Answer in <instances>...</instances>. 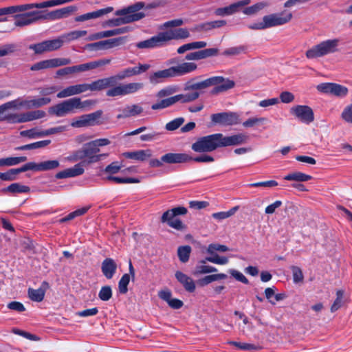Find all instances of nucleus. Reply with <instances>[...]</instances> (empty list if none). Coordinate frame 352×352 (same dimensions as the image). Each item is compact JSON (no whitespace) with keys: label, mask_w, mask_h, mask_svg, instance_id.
Returning a JSON list of instances; mask_svg holds the SVG:
<instances>
[{"label":"nucleus","mask_w":352,"mask_h":352,"mask_svg":"<svg viewBox=\"0 0 352 352\" xmlns=\"http://www.w3.org/2000/svg\"><path fill=\"white\" fill-rule=\"evenodd\" d=\"M248 136L238 133L225 136L222 133H214L199 138L192 144V149L197 153L212 152L219 148L240 145L246 142Z\"/></svg>","instance_id":"f257e3e1"},{"label":"nucleus","mask_w":352,"mask_h":352,"mask_svg":"<svg viewBox=\"0 0 352 352\" xmlns=\"http://www.w3.org/2000/svg\"><path fill=\"white\" fill-rule=\"evenodd\" d=\"M144 7L143 2H138L127 8L118 10L115 12V15L120 17L106 21L103 24V27H118L121 25L130 23L132 22L140 21L143 19L146 14L142 12H138Z\"/></svg>","instance_id":"f03ea898"},{"label":"nucleus","mask_w":352,"mask_h":352,"mask_svg":"<svg viewBox=\"0 0 352 352\" xmlns=\"http://www.w3.org/2000/svg\"><path fill=\"white\" fill-rule=\"evenodd\" d=\"M197 69V65L194 62H184L177 66H173L168 69L157 71L149 78L151 82L157 83L160 78H173L182 76L191 73Z\"/></svg>","instance_id":"7ed1b4c3"},{"label":"nucleus","mask_w":352,"mask_h":352,"mask_svg":"<svg viewBox=\"0 0 352 352\" xmlns=\"http://www.w3.org/2000/svg\"><path fill=\"white\" fill-rule=\"evenodd\" d=\"M292 18V14L289 12H282L265 15L263 17V21L248 25V28L253 30H260L272 27L284 25Z\"/></svg>","instance_id":"20e7f679"},{"label":"nucleus","mask_w":352,"mask_h":352,"mask_svg":"<svg viewBox=\"0 0 352 352\" xmlns=\"http://www.w3.org/2000/svg\"><path fill=\"white\" fill-rule=\"evenodd\" d=\"M339 43L338 38L323 41L308 50L305 53L306 57L309 59H314L333 54L338 51Z\"/></svg>","instance_id":"39448f33"},{"label":"nucleus","mask_w":352,"mask_h":352,"mask_svg":"<svg viewBox=\"0 0 352 352\" xmlns=\"http://www.w3.org/2000/svg\"><path fill=\"white\" fill-rule=\"evenodd\" d=\"M188 210L184 206H178L164 212L161 217L162 223H166L170 227L177 230H182L185 226L182 221L176 218L178 215H184L187 213Z\"/></svg>","instance_id":"423d86ee"},{"label":"nucleus","mask_w":352,"mask_h":352,"mask_svg":"<svg viewBox=\"0 0 352 352\" xmlns=\"http://www.w3.org/2000/svg\"><path fill=\"white\" fill-rule=\"evenodd\" d=\"M192 157L186 153H168L161 157L160 160L152 159L149 161L151 167H161L164 164H182L189 162Z\"/></svg>","instance_id":"0eeeda50"},{"label":"nucleus","mask_w":352,"mask_h":352,"mask_svg":"<svg viewBox=\"0 0 352 352\" xmlns=\"http://www.w3.org/2000/svg\"><path fill=\"white\" fill-rule=\"evenodd\" d=\"M126 41V36H120L118 38L100 41L96 43H88L85 45L84 48L85 50L91 52L105 50L123 45L124 43H125Z\"/></svg>","instance_id":"6e6552de"},{"label":"nucleus","mask_w":352,"mask_h":352,"mask_svg":"<svg viewBox=\"0 0 352 352\" xmlns=\"http://www.w3.org/2000/svg\"><path fill=\"white\" fill-rule=\"evenodd\" d=\"M75 110L74 102L72 98H71L50 107L48 112L50 114L54 115L56 117H64L68 114L75 113Z\"/></svg>","instance_id":"1a4fd4ad"},{"label":"nucleus","mask_w":352,"mask_h":352,"mask_svg":"<svg viewBox=\"0 0 352 352\" xmlns=\"http://www.w3.org/2000/svg\"><path fill=\"white\" fill-rule=\"evenodd\" d=\"M102 113L103 111L102 110H98L91 113L82 115L79 118V120L72 122L71 126L76 128H80L100 124L102 122L100 121V119Z\"/></svg>","instance_id":"9d476101"},{"label":"nucleus","mask_w":352,"mask_h":352,"mask_svg":"<svg viewBox=\"0 0 352 352\" xmlns=\"http://www.w3.org/2000/svg\"><path fill=\"white\" fill-rule=\"evenodd\" d=\"M290 113L300 121L307 124L314 120V113L312 109L307 105H296L290 109Z\"/></svg>","instance_id":"9b49d317"},{"label":"nucleus","mask_w":352,"mask_h":352,"mask_svg":"<svg viewBox=\"0 0 352 352\" xmlns=\"http://www.w3.org/2000/svg\"><path fill=\"white\" fill-rule=\"evenodd\" d=\"M211 120L213 124L223 126H231L239 123L238 114L230 111L214 113L211 116Z\"/></svg>","instance_id":"f8f14e48"},{"label":"nucleus","mask_w":352,"mask_h":352,"mask_svg":"<svg viewBox=\"0 0 352 352\" xmlns=\"http://www.w3.org/2000/svg\"><path fill=\"white\" fill-rule=\"evenodd\" d=\"M149 65L139 64L138 67L126 68L122 71L118 72L116 75L112 76L111 78H113V81L114 82V85H116L118 80H122L126 78H130L133 76L139 75L147 71L149 69Z\"/></svg>","instance_id":"ddd939ff"},{"label":"nucleus","mask_w":352,"mask_h":352,"mask_svg":"<svg viewBox=\"0 0 352 352\" xmlns=\"http://www.w3.org/2000/svg\"><path fill=\"white\" fill-rule=\"evenodd\" d=\"M317 89L324 94H331L338 97H344L348 94V89L339 84L324 82L317 86Z\"/></svg>","instance_id":"4468645a"},{"label":"nucleus","mask_w":352,"mask_h":352,"mask_svg":"<svg viewBox=\"0 0 352 352\" xmlns=\"http://www.w3.org/2000/svg\"><path fill=\"white\" fill-rule=\"evenodd\" d=\"M250 0H241L233 3L228 6L223 8H219L214 10V14L218 16H226L234 14L250 3Z\"/></svg>","instance_id":"2eb2a0df"},{"label":"nucleus","mask_w":352,"mask_h":352,"mask_svg":"<svg viewBox=\"0 0 352 352\" xmlns=\"http://www.w3.org/2000/svg\"><path fill=\"white\" fill-rule=\"evenodd\" d=\"M212 78L216 79L212 86L214 88L211 90V94L217 95L225 92L235 85V82L229 78H224L223 76H212Z\"/></svg>","instance_id":"dca6fc26"},{"label":"nucleus","mask_w":352,"mask_h":352,"mask_svg":"<svg viewBox=\"0 0 352 352\" xmlns=\"http://www.w3.org/2000/svg\"><path fill=\"white\" fill-rule=\"evenodd\" d=\"M131 30H132V28L131 27L125 26V27H122V28H116L113 30L99 32L89 35L87 38V40L88 41H95V40H98V39H101L103 38L113 36L115 35L122 34H125L126 32H130Z\"/></svg>","instance_id":"f3484780"},{"label":"nucleus","mask_w":352,"mask_h":352,"mask_svg":"<svg viewBox=\"0 0 352 352\" xmlns=\"http://www.w3.org/2000/svg\"><path fill=\"white\" fill-rule=\"evenodd\" d=\"M84 150L85 153V157L87 158L88 163H94L100 161L102 157H106L107 154H99L97 153L100 151L99 148H96L95 144L91 141L84 146Z\"/></svg>","instance_id":"a211bd4d"},{"label":"nucleus","mask_w":352,"mask_h":352,"mask_svg":"<svg viewBox=\"0 0 352 352\" xmlns=\"http://www.w3.org/2000/svg\"><path fill=\"white\" fill-rule=\"evenodd\" d=\"M77 9L78 8L76 6H69L51 12H47V18L49 21L67 18L72 15L74 12H76Z\"/></svg>","instance_id":"6ab92c4d"},{"label":"nucleus","mask_w":352,"mask_h":352,"mask_svg":"<svg viewBox=\"0 0 352 352\" xmlns=\"http://www.w3.org/2000/svg\"><path fill=\"white\" fill-rule=\"evenodd\" d=\"M87 83L69 86L57 94V98H63L86 92Z\"/></svg>","instance_id":"aec40b11"},{"label":"nucleus","mask_w":352,"mask_h":352,"mask_svg":"<svg viewBox=\"0 0 352 352\" xmlns=\"http://www.w3.org/2000/svg\"><path fill=\"white\" fill-rule=\"evenodd\" d=\"M164 43V40L162 33L160 32L157 35L152 36L147 40L137 43L136 47L139 49H150L162 46Z\"/></svg>","instance_id":"412c9836"},{"label":"nucleus","mask_w":352,"mask_h":352,"mask_svg":"<svg viewBox=\"0 0 352 352\" xmlns=\"http://www.w3.org/2000/svg\"><path fill=\"white\" fill-rule=\"evenodd\" d=\"M113 10V7H107L105 8L79 15L75 17L74 21L76 22H83L90 19H97L111 12Z\"/></svg>","instance_id":"4be33fe9"},{"label":"nucleus","mask_w":352,"mask_h":352,"mask_svg":"<svg viewBox=\"0 0 352 352\" xmlns=\"http://www.w3.org/2000/svg\"><path fill=\"white\" fill-rule=\"evenodd\" d=\"M111 76L108 78H104L101 79H98L92 82L90 84L87 83V90L91 91H98L102 89H104L107 87L114 86V82L113 81Z\"/></svg>","instance_id":"5701e85b"},{"label":"nucleus","mask_w":352,"mask_h":352,"mask_svg":"<svg viewBox=\"0 0 352 352\" xmlns=\"http://www.w3.org/2000/svg\"><path fill=\"white\" fill-rule=\"evenodd\" d=\"M85 170L81 164H77L72 168L65 169L62 171L57 173L55 175L56 179H65L69 177H74L83 174Z\"/></svg>","instance_id":"b1692460"},{"label":"nucleus","mask_w":352,"mask_h":352,"mask_svg":"<svg viewBox=\"0 0 352 352\" xmlns=\"http://www.w3.org/2000/svg\"><path fill=\"white\" fill-rule=\"evenodd\" d=\"M162 33L164 43L173 39H184L190 36V33L186 28H178Z\"/></svg>","instance_id":"393cba45"},{"label":"nucleus","mask_w":352,"mask_h":352,"mask_svg":"<svg viewBox=\"0 0 352 352\" xmlns=\"http://www.w3.org/2000/svg\"><path fill=\"white\" fill-rule=\"evenodd\" d=\"M49 287V283L46 281H43L40 287L36 289L29 288L28 291V296L32 301L38 302H41L43 300L45 292Z\"/></svg>","instance_id":"a878e982"},{"label":"nucleus","mask_w":352,"mask_h":352,"mask_svg":"<svg viewBox=\"0 0 352 352\" xmlns=\"http://www.w3.org/2000/svg\"><path fill=\"white\" fill-rule=\"evenodd\" d=\"M101 270L107 279H111L116 272L117 264L113 258H107L102 263Z\"/></svg>","instance_id":"bb28decb"},{"label":"nucleus","mask_w":352,"mask_h":352,"mask_svg":"<svg viewBox=\"0 0 352 352\" xmlns=\"http://www.w3.org/2000/svg\"><path fill=\"white\" fill-rule=\"evenodd\" d=\"M46 116V113L43 110H34L19 113V123L31 122L35 120L41 119Z\"/></svg>","instance_id":"cd10ccee"},{"label":"nucleus","mask_w":352,"mask_h":352,"mask_svg":"<svg viewBox=\"0 0 352 352\" xmlns=\"http://www.w3.org/2000/svg\"><path fill=\"white\" fill-rule=\"evenodd\" d=\"M143 112L142 107L139 104L128 105L120 110V113L117 116L118 119L126 118L136 116Z\"/></svg>","instance_id":"c85d7f7f"},{"label":"nucleus","mask_w":352,"mask_h":352,"mask_svg":"<svg viewBox=\"0 0 352 352\" xmlns=\"http://www.w3.org/2000/svg\"><path fill=\"white\" fill-rule=\"evenodd\" d=\"M175 278L183 285L188 292H193L195 290V284L192 278L180 271L175 273Z\"/></svg>","instance_id":"c756f323"},{"label":"nucleus","mask_w":352,"mask_h":352,"mask_svg":"<svg viewBox=\"0 0 352 352\" xmlns=\"http://www.w3.org/2000/svg\"><path fill=\"white\" fill-rule=\"evenodd\" d=\"M214 80L216 79L212 78V77L208 78L203 81L195 82V83H191L190 82H188L185 85L184 90L186 91H191L194 90L197 91V90H201L206 89L209 87H211L213 85Z\"/></svg>","instance_id":"7c9ffc66"},{"label":"nucleus","mask_w":352,"mask_h":352,"mask_svg":"<svg viewBox=\"0 0 352 352\" xmlns=\"http://www.w3.org/2000/svg\"><path fill=\"white\" fill-rule=\"evenodd\" d=\"M126 158L131 159L137 161L144 162L151 157V151L147 150H138L133 152H125L123 154Z\"/></svg>","instance_id":"2f4dec72"},{"label":"nucleus","mask_w":352,"mask_h":352,"mask_svg":"<svg viewBox=\"0 0 352 352\" xmlns=\"http://www.w3.org/2000/svg\"><path fill=\"white\" fill-rule=\"evenodd\" d=\"M30 10H32L30 3L1 8H0V16L17 12H23Z\"/></svg>","instance_id":"473e14b6"},{"label":"nucleus","mask_w":352,"mask_h":352,"mask_svg":"<svg viewBox=\"0 0 352 352\" xmlns=\"http://www.w3.org/2000/svg\"><path fill=\"white\" fill-rule=\"evenodd\" d=\"M50 102L51 99L45 97L32 100H23V107L26 109L39 108L48 104Z\"/></svg>","instance_id":"72a5a7b5"},{"label":"nucleus","mask_w":352,"mask_h":352,"mask_svg":"<svg viewBox=\"0 0 352 352\" xmlns=\"http://www.w3.org/2000/svg\"><path fill=\"white\" fill-rule=\"evenodd\" d=\"M207 261H206L205 258L198 262V264L196 265L195 271L193 272V274L195 276L217 272V269L216 267L210 265H206V263Z\"/></svg>","instance_id":"f704fd0d"},{"label":"nucleus","mask_w":352,"mask_h":352,"mask_svg":"<svg viewBox=\"0 0 352 352\" xmlns=\"http://www.w3.org/2000/svg\"><path fill=\"white\" fill-rule=\"evenodd\" d=\"M30 188L28 186L22 185L20 183H13L8 187L1 189L2 192H10L12 194L29 192Z\"/></svg>","instance_id":"c9c22d12"},{"label":"nucleus","mask_w":352,"mask_h":352,"mask_svg":"<svg viewBox=\"0 0 352 352\" xmlns=\"http://www.w3.org/2000/svg\"><path fill=\"white\" fill-rule=\"evenodd\" d=\"M177 98L175 96H170L167 98L162 99L158 100L157 102L151 105L152 110H161L163 109L168 108L176 103Z\"/></svg>","instance_id":"e433bc0d"},{"label":"nucleus","mask_w":352,"mask_h":352,"mask_svg":"<svg viewBox=\"0 0 352 352\" xmlns=\"http://www.w3.org/2000/svg\"><path fill=\"white\" fill-rule=\"evenodd\" d=\"M74 0H50L39 3H30L31 9L34 8H44L47 7H52L55 6L62 5L64 3H69Z\"/></svg>","instance_id":"4c0bfd02"},{"label":"nucleus","mask_w":352,"mask_h":352,"mask_svg":"<svg viewBox=\"0 0 352 352\" xmlns=\"http://www.w3.org/2000/svg\"><path fill=\"white\" fill-rule=\"evenodd\" d=\"M60 166L58 160H47L37 164V171L54 170Z\"/></svg>","instance_id":"58836bf2"},{"label":"nucleus","mask_w":352,"mask_h":352,"mask_svg":"<svg viewBox=\"0 0 352 352\" xmlns=\"http://www.w3.org/2000/svg\"><path fill=\"white\" fill-rule=\"evenodd\" d=\"M200 96V93L198 91H193L190 93L175 95V98L176 103L181 101L183 103L190 102L197 100Z\"/></svg>","instance_id":"ea45409f"},{"label":"nucleus","mask_w":352,"mask_h":352,"mask_svg":"<svg viewBox=\"0 0 352 352\" xmlns=\"http://www.w3.org/2000/svg\"><path fill=\"white\" fill-rule=\"evenodd\" d=\"M247 50L248 47L246 45H239L225 50L223 52L222 55L226 56H238L241 54H245Z\"/></svg>","instance_id":"a19ab883"},{"label":"nucleus","mask_w":352,"mask_h":352,"mask_svg":"<svg viewBox=\"0 0 352 352\" xmlns=\"http://www.w3.org/2000/svg\"><path fill=\"white\" fill-rule=\"evenodd\" d=\"M311 179V176L301 172H294L284 177V179L296 182H307Z\"/></svg>","instance_id":"79ce46f5"},{"label":"nucleus","mask_w":352,"mask_h":352,"mask_svg":"<svg viewBox=\"0 0 352 352\" xmlns=\"http://www.w3.org/2000/svg\"><path fill=\"white\" fill-rule=\"evenodd\" d=\"M227 278V275L226 274H211L204 276L199 280V283L201 286H205L210 284L212 282L225 279Z\"/></svg>","instance_id":"37998d69"},{"label":"nucleus","mask_w":352,"mask_h":352,"mask_svg":"<svg viewBox=\"0 0 352 352\" xmlns=\"http://www.w3.org/2000/svg\"><path fill=\"white\" fill-rule=\"evenodd\" d=\"M14 17L15 19L14 25L16 27H24L32 24V21L30 19L26 12L15 14Z\"/></svg>","instance_id":"c03bdc74"},{"label":"nucleus","mask_w":352,"mask_h":352,"mask_svg":"<svg viewBox=\"0 0 352 352\" xmlns=\"http://www.w3.org/2000/svg\"><path fill=\"white\" fill-rule=\"evenodd\" d=\"M266 6V3L259 2L249 7L245 8V6H244L243 8L241 9V10H242L243 14L250 16L256 14L260 10L263 9Z\"/></svg>","instance_id":"a18cd8bd"},{"label":"nucleus","mask_w":352,"mask_h":352,"mask_svg":"<svg viewBox=\"0 0 352 352\" xmlns=\"http://www.w3.org/2000/svg\"><path fill=\"white\" fill-rule=\"evenodd\" d=\"M30 19L34 23L40 20H47V12L45 10H32L26 12Z\"/></svg>","instance_id":"49530a36"},{"label":"nucleus","mask_w":352,"mask_h":352,"mask_svg":"<svg viewBox=\"0 0 352 352\" xmlns=\"http://www.w3.org/2000/svg\"><path fill=\"white\" fill-rule=\"evenodd\" d=\"M45 43L47 52H52L60 48L64 43V41L62 36H60L55 39L45 41Z\"/></svg>","instance_id":"de8ad7c7"},{"label":"nucleus","mask_w":352,"mask_h":352,"mask_svg":"<svg viewBox=\"0 0 352 352\" xmlns=\"http://www.w3.org/2000/svg\"><path fill=\"white\" fill-rule=\"evenodd\" d=\"M72 100H74L76 109H88L96 104V101L94 100H86L82 101L81 99L78 97H74L72 98Z\"/></svg>","instance_id":"09e8293b"},{"label":"nucleus","mask_w":352,"mask_h":352,"mask_svg":"<svg viewBox=\"0 0 352 352\" xmlns=\"http://www.w3.org/2000/svg\"><path fill=\"white\" fill-rule=\"evenodd\" d=\"M124 95L134 94L139 90L142 89L144 87L142 82H131L128 84H123Z\"/></svg>","instance_id":"8fccbe9b"},{"label":"nucleus","mask_w":352,"mask_h":352,"mask_svg":"<svg viewBox=\"0 0 352 352\" xmlns=\"http://www.w3.org/2000/svg\"><path fill=\"white\" fill-rule=\"evenodd\" d=\"M87 32L86 30H75L69 33L61 35L64 42H69L73 40L78 39L82 36L87 35Z\"/></svg>","instance_id":"3c124183"},{"label":"nucleus","mask_w":352,"mask_h":352,"mask_svg":"<svg viewBox=\"0 0 352 352\" xmlns=\"http://www.w3.org/2000/svg\"><path fill=\"white\" fill-rule=\"evenodd\" d=\"M344 294V292L342 289H339L336 292V298L331 306V311L332 313L338 311L343 305Z\"/></svg>","instance_id":"603ef678"},{"label":"nucleus","mask_w":352,"mask_h":352,"mask_svg":"<svg viewBox=\"0 0 352 352\" xmlns=\"http://www.w3.org/2000/svg\"><path fill=\"white\" fill-rule=\"evenodd\" d=\"M190 252L191 247L189 245L179 247L177 250V254L180 261L182 263H186L189 260Z\"/></svg>","instance_id":"864d4df0"},{"label":"nucleus","mask_w":352,"mask_h":352,"mask_svg":"<svg viewBox=\"0 0 352 352\" xmlns=\"http://www.w3.org/2000/svg\"><path fill=\"white\" fill-rule=\"evenodd\" d=\"M239 208V206H236L228 211L215 212L212 214V217L217 220H223L232 216Z\"/></svg>","instance_id":"5fc2aeb1"},{"label":"nucleus","mask_w":352,"mask_h":352,"mask_svg":"<svg viewBox=\"0 0 352 352\" xmlns=\"http://www.w3.org/2000/svg\"><path fill=\"white\" fill-rule=\"evenodd\" d=\"M89 208L88 207H83L81 208H79L72 212H70L69 214H67L66 217L60 219L59 220L60 223H65L66 221H70L76 218V217L81 216L84 214H85Z\"/></svg>","instance_id":"6e6d98bb"},{"label":"nucleus","mask_w":352,"mask_h":352,"mask_svg":"<svg viewBox=\"0 0 352 352\" xmlns=\"http://www.w3.org/2000/svg\"><path fill=\"white\" fill-rule=\"evenodd\" d=\"M106 180L113 181L117 184H131V183H138L140 181L138 179L133 177H119L112 175H109L106 177Z\"/></svg>","instance_id":"4d7b16f0"},{"label":"nucleus","mask_w":352,"mask_h":352,"mask_svg":"<svg viewBox=\"0 0 352 352\" xmlns=\"http://www.w3.org/2000/svg\"><path fill=\"white\" fill-rule=\"evenodd\" d=\"M130 282V275L124 274L118 282L119 292L125 294L128 292V285Z\"/></svg>","instance_id":"13d9d810"},{"label":"nucleus","mask_w":352,"mask_h":352,"mask_svg":"<svg viewBox=\"0 0 352 352\" xmlns=\"http://www.w3.org/2000/svg\"><path fill=\"white\" fill-rule=\"evenodd\" d=\"M185 120L184 118H177L169 122L166 123L165 129L167 131H173L179 128L184 122Z\"/></svg>","instance_id":"bf43d9fd"},{"label":"nucleus","mask_w":352,"mask_h":352,"mask_svg":"<svg viewBox=\"0 0 352 352\" xmlns=\"http://www.w3.org/2000/svg\"><path fill=\"white\" fill-rule=\"evenodd\" d=\"M99 298L102 301H107L112 297V289L109 285L101 287L98 293Z\"/></svg>","instance_id":"052dcab7"},{"label":"nucleus","mask_w":352,"mask_h":352,"mask_svg":"<svg viewBox=\"0 0 352 352\" xmlns=\"http://www.w3.org/2000/svg\"><path fill=\"white\" fill-rule=\"evenodd\" d=\"M2 107H3L6 111L10 109H18L20 107H23V100L17 98L3 104Z\"/></svg>","instance_id":"680f3d73"},{"label":"nucleus","mask_w":352,"mask_h":352,"mask_svg":"<svg viewBox=\"0 0 352 352\" xmlns=\"http://www.w3.org/2000/svg\"><path fill=\"white\" fill-rule=\"evenodd\" d=\"M206 260L212 263L225 265L228 263V258L226 256H219L217 254H211L206 257Z\"/></svg>","instance_id":"e2e57ef3"},{"label":"nucleus","mask_w":352,"mask_h":352,"mask_svg":"<svg viewBox=\"0 0 352 352\" xmlns=\"http://www.w3.org/2000/svg\"><path fill=\"white\" fill-rule=\"evenodd\" d=\"M229 250V248L224 245H221L218 243H211L208 245L207 249V252L210 254H216L215 252H225Z\"/></svg>","instance_id":"0e129e2a"},{"label":"nucleus","mask_w":352,"mask_h":352,"mask_svg":"<svg viewBox=\"0 0 352 352\" xmlns=\"http://www.w3.org/2000/svg\"><path fill=\"white\" fill-rule=\"evenodd\" d=\"M177 91V88L173 86H168L164 89H160L157 94L156 97L158 98H163L168 97L175 94Z\"/></svg>","instance_id":"69168bd1"},{"label":"nucleus","mask_w":352,"mask_h":352,"mask_svg":"<svg viewBox=\"0 0 352 352\" xmlns=\"http://www.w3.org/2000/svg\"><path fill=\"white\" fill-rule=\"evenodd\" d=\"M17 175L16 168H12L6 173H1V179L3 181H14L17 179Z\"/></svg>","instance_id":"338daca9"},{"label":"nucleus","mask_w":352,"mask_h":352,"mask_svg":"<svg viewBox=\"0 0 352 352\" xmlns=\"http://www.w3.org/2000/svg\"><path fill=\"white\" fill-rule=\"evenodd\" d=\"M106 95L109 97H116L119 96H125L122 85L113 87L107 90Z\"/></svg>","instance_id":"774afa93"}]
</instances>
